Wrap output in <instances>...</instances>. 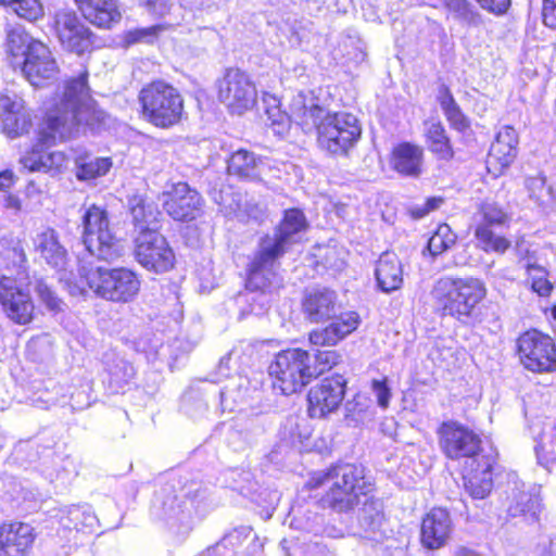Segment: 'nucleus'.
<instances>
[{"label": "nucleus", "mask_w": 556, "mask_h": 556, "mask_svg": "<svg viewBox=\"0 0 556 556\" xmlns=\"http://www.w3.org/2000/svg\"><path fill=\"white\" fill-rule=\"evenodd\" d=\"M87 77L85 71L65 81L63 91L55 97L39 130L38 143L21 160L28 170L58 175L66 165V156L60 151H46L45 148L75 138L87 129L96 131L104 123V112L94 108L89 96Z\"/></svg>", "instance_id": "1"}, {"label": "nucleus", "mask_w": 556, "mask_h": 556, "mask_svg": "<svg viewBox=\"0 0 556 556\" xmlns=\"http://www.w3.org/2000/svg\"><path fill=\"white\" fill-rule=\"evenodd\" d=\"M314 480V486L330 484L323 501L336 513H349L363 504L358 511L359 536L376 542L384 539L382 503L371 495L374 485L363 466L339 464Z\"/></svg>", "instance_id": "2"}, {"label": "nucleus", "mask_w": 556, "mask_h": 556, "mask_svg": "<svg viewBox=\"0 0 556 556\" xmlns=\"http://www.w3.org/2000/svg\"><path fill=\"white\" fill-rule=\"evenodd\" d=\"M308 228L304 213L299 208H289L275 228L273 235H266L258 241L248 265L247 288L251 291L269 292L280 286L276 271L279 260L288 249L299 241L300 235Z\"/></svg>", "instance_id": "3"}, {"label": "nucleus", "mask_w": 556, "mask_h": 556, "mask_svg": "<svg viewBox=\"0 0 556 556\" xmlns=\"http://www.w3.org/2000/svg\"><path fill=\"white\" fill-rule=\"evenodd\" d=\"M302 104L299 98L293 103L292 117L298 124L307 129L316 128L317 141L323 150L331 154H346L354 147L362 135V128L358 119L351 113L346 112H325L317 104L309 106L296 105Z\"/></svg>", "instance_id": "4"}, {"label": "nucleus", "mask_w": 556, "mask_h": 556, "mask_svg": "<svg viewBox=\"0 0 556 556\" xmlns=\"http://www.w3.org/2000/svg\"><path fill=\"white\" fill-rule=\"evenodd\" d=\"M486 295L484 282L475 277L438 279L431 290L435 307L464 325L479 321L480 303Z\"/></svg>", "instance_id": "5"}, {"label": "nucleus", "mask_w": 556, "mask_h": 556, "mask_svg": "<svg viewBox=\"0 0 556 556\" xmlns=\"http://www.w3.org/2000/svg\"><path fill=\"white\" fill-rule=\"evenodd\" d=\"M146 121L159 128L178 124L184 114V99L172 85L155 80L144 86L138 96Z\"/></svg>", "instance_id": "6"}, {"label": "nucleus", "mask_w": 556, "mask_h": 556, "mask_svg": "<svg viewBox=\"0 0 556 556\" xmlns=\"http://www.w3.org/2000/svg\"><path fill=\"white\" fill-rule=\"evenodd\" d=\"M81 242L91 256L113 262L124 253L122 241L112 230L108 212L97 205L88 207L81 216Z\"/></svg>", "instance_id": "7"}, {"label": "nucleus", "mask_w": 556, "mask_h": 556, "mask_svg": "<svg viewBox=\"0 0 556 556\" xmlns=\"http://www.w3.org/2000/svg\"><path fill=\"white\" fill-rule=\"evenodd\" d=\"M311 353L303 349L280 351L269 365L273 387L285 395L301 392L314 378L315 368L309 367Z\"/></svg>", "instance_id": "8"}, {"label": "nucleus", "mask_w": 556, "mask_h": 556, "mask_svg": "<svg viewBox=\"0 0 556 556\" xmlns=\"http://www.w3.org/2000/svg\"><path fill=\"white\" fill-rule=\"evenodd\" d=\"M80 276L97 296L115 303L132 301L140 289L137 275L124 267H97L88 270L83 268Z\"/></svg>", "instance_id": "9"}, {"label": "nucleus", "mask_w": 556, "mask_h": 556, "mask_svg": "<svg viewBox=\"0 0 556 556\" xmlns=\"http://www.w3.org/2000/svg\"><path fill=\"white\" fill-rule=\"evenodd\" d=\"M438 434L441 450L450 459H465V465H475L488 456L483 453L479 434L456 421L443 422Z\"/></svg>", "instance_id": "10"}, {"label": "nucleus", "mask_w": 556, "mask_h": 556, "mask_svg": "<svg viewBox=\"0 0 556 556\" xmlns=\"http://www.w3.org/2000/svg\"><path fill=\"white\" fill-rule=\"evenodd\" d=\"M521 364L533 372H549L556 367L554 340L535 329L523 332L517 340Z\"/></svg>", "instance_id": "11"}, {"label": "nucleus", "mask_w": 556, "mask_h": 556, "mask_svg": "<svg viewBox=\"0 0 556 556\" xmlns=\"http://www.w3.org/2000/svg\"><path fill=\"white\" fill-rule=\"evenodd\" d=\"M218 99L231 114L242 115L255 105L256 87L247 73L228 68L218 84Z\"/></svg>", "instance_id": "12"}, {"label": "nucleus", "mask_w": 556, "mask_h": 556, "mask_svg": "<svg viewBox=\"0 0 556 556\" xmlns=\"http://www.w3.org/2000/svg\"><path fill=\"white\" fill-rule=\"evenodd\" d=\"M135 257L150 271L162 274L175 264V254L166 238L157 231L139 232L135 239Z\"/></svg>", "instance_id": "13"}, {"label": "nucleus", "mask_w": 556, "mask_h": 556, "mask_svg": "<svg viewBox=\"0 0 556 556\" xmlns=\"http://www.w3.org/2000/svg\"><path fill=\"white\" fill-rule=\"evenodd\" d=\"M52 27L63 49L83 54L92 46V33L70 9H60L53 15Z\"/></svg>", "instance_id": "14"}, {"label": "nucleus", "mask_w": 556, "mask_h": 556, "mask_svg": "<svg viewBox=\"0 0 556 556\" xmlns=\"http://www.w3.org/2000/svg\"><path fill=\"white\" fill-rule=\"evenodd\" d=\"M0 304L7 317L18 325L31 321L35 305L29 291L15 278L0 277Z\"/></svg>", "instance_id": "15"}, {"label": "nucleus", "mask_w": 556, "mask_h": 556, "mask_svg": "<svg viewBox=\"0 0 556 556\" xmlns=\"http://www.w3.org/2000/svg\"><path fill=\"white\" fill-rule=\"evenodd\" d=\"M346 380L340 376L324 378L309 389L307 394L308 414L313 418H323L334 412L343 401Z\"/></svg>", "instance_id": "16"}, {"label": "nucleus", "mask_w": 556, "mask_h": 556, "mask_svg": "<svg viewBox=\"0 0 556 556\" xmlns=\"http://www.w3.org/2000/svg\"><path fill=\"white\" fill-rule=\"evenodd\" d=\"M0 127L12 139L28 134L33 127L31 111L15 93L0 96Z\"/></svg>", "instance_id": "17"}, {"label": "nucleus", "mask_w": 556, "mask_h": 556, "mask_svg": "<svg viewBox=\"0 0 556 556\" xmlns=\"http://www.w3.org/2000/svg\"><path fill=\"white\" fill-rule=\"evenodd\" d=\"M22 72L33 86L43 87L56 77L59 66L50 49L40 42L35 43L29 54L24 58Z\"/></svg>", "instance_id": "18"}, {"label": "nucleus", "mask_w": 556, "mask_h": 556, "mask_svg": "<svg viewBox=\"0 0 556 556\" xmlns=\"http://www.w3.org/2000/svg\"><path fill=\"white\" fill-rule=\"evenodd\" d=\"M202 197L186 182H178L167 192L163 206L175 220L188 222L198 217L202 208Z\"/></svg>", "instance_id": "19"}, {"label": "nucleus", "mask_w": 556, "mask_h": 556, "mask_svg": "<svg viewBox=\"0 0 556 556\" xmlns=\"http://www.w3.org/2000/svg\"><path fill=\"white\" fill-rule=\"evenodd\" d=\"M450 513L441 507L432 508L422 519L421 543L429 549L444 546L452 532Z\"/></svg>", "instance_id": "20"}, {"label": "nucleus", "mask_w": 556, "mask_h": 556, "mask_svg": "<svg viewBox=\"0 0 556 556\" xmlns=\"http://www.w3.org/2000/svg\"><path fill=\"white\" fill-rule=\"evenodd\" d=\"M33 531L28 523L0 525V556H26L35 540Z\"/></svg>", "instance_id": "21"}, {"label": "nucleus", "mask_w": 556, "mask_h": 556, "mask_svg": "<svg viewBox=\"0 0 556 556\" xmlns=\"http://www.w3.org/2000/svg\"><path fill=\"white\" fill-rule=\"evenodd\" d=\"M518 135L514 127L503 126L492 142L489 150L486 164L489 170L502 172L507 168L516 159Z\"/></svg>", "instance_id": "22"}, {"label": "nucleus", "mask_w": 556, "mask_h": 556, "mask_svg": "<svg viewBox=\"0 0 556 556\" xmlns=\"http://www.w3.org/2000/svg\"><path fill=\"white\" fill-rule=\"evenodd\" d=\"M303 309L312 323H320L338 318L340 305L334 291L321 288L306 293L303 300Z\"/></svg>", "instance_id": "23"}, {"label": "nucleus", "mask_w": 556, "mask_h": 556, "mask_svg": "<svg viewBox=\"0 0 556 556\" xmlns=\"http://www.w3.org/2000/svg\"><path fill=\"white\" fill-rule=\"evenodd\" d=\"M493 465L494 458L490 454L475 465H465L463 473L465 489L473 498L482 500L490 494L493 488Z\"/></svg>", "instance_id": "24"}, {"label": "nucleus", "mask_w": 556, "mask_h": 556, "mask_svg": "<svg viewBox=\"0 0 556 556\" xmlns=\"http://www.w3.org/2000/svg\"><path fill=\"white\" fill-rule=\"evenodd\" d=\"M329 326L315 329L309 333V342L313 345L333 346L345 336L354 331L359 323L355 312L341 313L338 318L331 319Z\"/></svg>", "instance_id": "25"}, {"label": "nucleus", "mask_w": 556, "mask_h": 556, "mask_svg": "<svg viewBox=\"0 0 556 556\" xmlns=\"http://www.w3.org/2000/svg\"><path fill=\"white\" fill-rule=\"evenodd\" d=\"M127 207L132 224L139 232L156 231L161 212L151 198L141 193L131 194L128 197Z\"/></svg>", "instance_id": "26"}, {"label": "nucleus", "mask_w": 556, "mask_h": 556, "mask_svg": "<svg viewBox=\"0 0 556 556\" xmlns=\"http://www.w3.org/2000/svg\"><path fill=\"white\" fill-rule=\"evenodd\" d=\"M83 16L100 28H111L119 22L121 12L115 0H75Z\"/></svg>", "instance_id": "27"}, {"label": "nucleus", "mask_w": 556, "mask_h": 556, "mask_svg": "<svg viewBox=\"0 0 556 556\" xmlns=\"http://www.w3.org/2000/svg\"><path fill=\"white\" fill-rule=\"evenodd\" d=\"M36 252L45 260L51 267L62 270L68 260L66 249L60 243L59 235L53 228H45L38 232L34 239Z\"/></svg>", "instance_id": "28"}, {"label": "nucleus", "mask_w": 556, "mask_h": 556, "mask_svg": "<svg viewBox=\"0 0 556 556\" xmlns=\"http://www.w3.org/2000/svg\"><path fill=\"white\" fill-rule=\"evenodd\" d=\"M264 160L254 152L247 149L235 151L227 163L229 175L236 176L243 180H257L261 178Z\"/></svg>", "instance_id": "29"}, {"label": "nucleus", "mask_w": 556, "mask_h": 556, "mask_svg": "<svg viewBox=\"0 0 556 556\" xmlns=\"http://www.w3.org/2000/svg\"><path fill=\"white\" fill-rule=\"evenodd\" d=\"M375 275L381 291L389 293L397 290L403 282L402 266L397 256L389 252L381 254L377 262Z\"/></svg>", "instance_id": "30"}, {"label": "nucleus", "mask_w": 556, "mask_h": 556, "mask_svg": "<svg viewBox=\"0 0 556 556\" xmlns=\"http://www.w3.org/2000/svg\"><path fill=\"white\" fill-rule=\"evenodd\" d=\"M422 149L412 143L399 144L393 151V167L405 176H419L422 163Z\"/></svg>", "instance_id": "31"}, {"label": "nucleus", "mask_w": 556, "mask_h": 556, "mask_svg": "<svg viewBox=\"0 0 556 556\" xmlns=\"http://www.w3.org/2000/svg\"><path fill=\"white\" fill-rule=\"evenodd\" d=\"M541 498L535 492H515L507 513L510 517H523L527 522H535L541 511Z\"/></svg>", "instance_id": "32"}, {"label": "nucleus", "mask_w": 556, "mask_h": 556, "mask_svg": "<svg viewBox=\"0 0 556 556\" xmlns=\"http://www.w3.org/2000/svg\"><path fill=\"white\" fill-rule=\"evenodd\" d=\"M426 125V137L429 150L442 160H451L454 156V151L442 123L429 122Z\"/></svg>", "instance_id": "33"}, {"label": "nucleus", "mask_w": 556, "mask_h": 556, "mask_svg": "<svg viewBox=\"0 0 556 556\" xmlns=\"http://www.w3.org/2000/svg\"><path fill=\"white\" fill-rule=\"evenodd\" d=\"M163 519L172 529L188 532L191 529V509L178 502L176 497L163 504Z\"/></svg>", "instance_id": "34"}, {"label": "nucleus", "mask_w": 556, "mask_h": 556, "mask_svg": "<svg viewBox=\"0 0 556 556\" xmlns=\"http://www.w3.org/2000/svg\"><path fill=\"white\" fill-rule=\"evenodd\" d=\"M495 229L488 227V224H478L475 229V237L478 240V247L483 251L503 254L509 249L510 241L496 233Z\"/></svg>", "instance_id": "35"}, {"label": "nucleus", "mask_w": 556, "mask_h": 556, "mask_svg": "<svg viewBox=\"0 0 556 556\" xmlns=\"http://www.w3.org/2000/svg\"><path fill=\"white\" fill-rule=\"evenodd\" d=\"M41 41L33 38L22 26H14L7 31V51L13 56L26 58L35 43Z\"/></svg>", "instance_id": "36"}, {"label": "nucleus", "mask_w": 556, "mask_h": 556, "mask_svg": "<svg viewBox=\"0 0 556 556\" xmlns=\"http://www.w3.org/2000/svg\"><path fill=\"white\" fill-rule=\"evenodd\" d=\"M76 164V177L79 180H90L103 176L112 166L110 159L94 157L91 155H86L85 157L77 160Z\"/></svg>", "instance_id": "37"}, {"label": "nucleus", "mask_w": 556, "mask_h": 556, "mask_svg": "<svg viewBox=\"0 0 556 556\" xmlns=\"http://www.w3.org/2000/svg\"><path fill=\"white\" fill-rule=\"evenodd\" d=\"M0 5L11 9L17 16L28 22H36L45 14L39 0H0Z\"/></svg>", "instance_id": "38"}, {"label": "nucleus", "mask_w": 556, "mask_h": 556, "mask_svg": "<svg viewBox=\"0 0 556 556\" xmlns=\"http://www.w3.org/2000/svg\"><path fill=\"white\" fill-rule=\"evenodd\" d=\"M444 5L456 20L469 26H478L482 23L480 13L468 0H444Z\"/></svg>", "instance_id": "39"}, {"label": "nucleus", "mask_w": 556, "mask_h": 556, "mask_svg": "<svg viewBox=\"0 0 556 556\" xmlns=\"http://www.w3.org/2000/svg\"><path fill=\"white\" fill-rule=\"evenodd\" d=\"M456 235L447 224H442L428 240V250L432 256H438L452 248L456 242Z\"/></svg>", "instance_id": "40"}, {"label": "nucleus", "mask_w": 556, "mask_h": 556, "mask_svg": "<svg viewBox=\"0 0 556 556\" xmlns=\"http://www.w3.org/2000/svg\"><path fill=\"white\" fill-rule=\"evenodd\" d=\"M265 115V125L271 129L274 135L283 136L288 132L291 124V116L281 111L279 105L266 108Z\"/></svg>", "instance_id": "41"}, {"label": "nucleus", "mask_w": 556, "mask_h": 556, "mask_svg": "<svg viewBox=\"0 0 556 556\" xmlns=\"http://www.w3.org/2000/svg\"><path fill=\"white\" fill-rule=\"evenodd\" d=\"M341 355L334 350H313L311 353L309 367L315 368L314 378L331 369L339 364Z\"/></svg>", "instance_id": "42"}, {"label": "nucleus", "mask_w": 556, "mask_h": 556, "mask_svg": "<svg viewBox=\"0 0 556 556\" xmlns=\"http://www.w3.org/2000/svg\"><path fill=\"white\" fill-rule=\"evenodd\" d=\"M525 267L532 279V290L541 296H547L553 290V286L546 278L545 269L530 261H527Z\"/></svg>", "instance_id": "43"}, {"label": "nucleus", "mask_w": 556, "mask_h": 556, "mask_svg": "<svg viewBox=\"0 0 556 556\" xmlns=\"http://www.w3.org/2000/svg\"><path fill=\"white\" fill-rule=\"evenodd\" d=\"M530 197L540 205L554 202L555 198L551 186L546 185L544 177H532L527 181Z\"/></svg>", "instance_id": "44"}, {"label": "nucleus", "mask_w": 556, "mask_h": 556, "mask_svg": "<svg viewBox=\"0 0 556 556\" xmlns=\"http://www.w3.org/2000/svg\"><path fill=\"white\" fill-rule=\"evenodd\" d=\"M480 212L482 220L479 224H488V227L497 228L508 222L507 214L494 202H484Z\"/></svg>", "instance_id": "45"}, {"label": "nucleus", "mask_w": 556, "mask_h": 556, "mask_svg": "<svg viewBox=\"0 0 556 556\" xmlns=\"http://www.w3.org/2000/svg\"><path fill=\"white\" fill-rule=\"evenodd\" d=\"M370 407V399L365 394L357 393L352 401L345 403L346 417L361 421L367 415Z\"/></svg>", "instance_id": "46"}, {"label": "nucleus", "mask_w": 556, "mask_h": 556, "mask_svg": "<svg viewBox=\"0 0 556 556\" xmlns=\"http://www.w3.org/2000/svg\"><path fill=\"white\" fill-rule=\"evenodd\" d=\"M159 29V26H152L129 30L125 34L124 41L126 46H131L138 42H151V40L157 35Z\"/></svg>", "instance_id": "47"}, {"label": "nucleus", "mask_w": 556, "mask_h": 556, "mask_svg": "<svg viewBox=\"0 0 556 556\" xmlns=\"http://www.w3.org/2000/svg\"><path fill=\"white\" fill-rule=\"evenodd\" d=\"M371 391L377 397V403L381 408H388L391 399V389L388 386L387 378L382 380L374 379L371 381Z\"/></svg>", "instance_id": "48"}, {"label": "nucleus", "mask_w": 556, "mask_h": 556, "mask_svg": "<svg viewBox=\"0 0 556 556\" xmlns=\"http://www.w3.org/2000/svg\"><path fill=\"white\" fill-rule=\"evenodd\" d=\"M444 115L446 116L447 121L451 123V125L462 131L469 127V122L466 118V116L463 114L459 105L456 103L452 105L451 108L443 111Z\"/></svg>", "instance_id": "49"}, {"label": "nucleus", "mask_w": 556, "mask_h": 556, "mask_svg": "<svg viewBox=\"0 0 556 556\" xmlns=\"http://www.w3.org/2000/svg\"><path fill=\"white\" fill-rule=\"evenodd\" d=\"M219 0H180L181 7L194 13H208L217 9Z\"/></svg>", "instance_id": "50"}, {"label": "nucleus", "mask_w": 556, "mask_h": 556, "mask_svg": "<svg viewBox=\"0 0 556 556\" xmlns=\"http://www.w3.org/2000/svg\"><path fill=\"white\" fill-rule=\"evenodd\" d=\"M36 293L40 298V300L50 308L56 309L59 308L60 301L54 295L53 291L50 287L42 280H38L35 287Z\"/></svg>", "instance_id": "51"}, {"label": "nucleus", "mask_w": 556, "mask_h": 556, "mask_svg": "<svg viewBox=\"0 0 556 556\" xmlns=\"http://www.w3.org/2000/svg\"><path fill=\"white\" fill-rule=\"evenodd\" d=\"M238 210L242 212L248 219H253L256 222L262 220L265 216L264 206L256 202L247 201L243 207L238 204Z\"/></svg>", "instance_id": "52"}, {"label": "nucleus", "mask_w": 556, "mask_h": 556, "mask_svg": "<svg viewBox=\"0 0 556 556\" xmlns=\"http://www.w3.org/2000/svg\"><path fill=\"white\" fill-rule=\"evenodd\" d=\"M480 7L493 14L501 15L504 14L509 5L510 0H476Z\"/></svg>", "instance_id": "53"}, {"label": "nucleus", "mask_w": 556, "mask_h": 556, "mask_svg": "<svg viewBox=\"0 0 556 556\" xmlns=\"http://www.w3.org/2000/svg\"><path fill=\"white\" fill-rule=\"evenodd\" d=\"M443 202L444 200L442 197L429 198L424 205L414 207L413 216L415 218H421L426 216L428 213L439 208Z\"/></svg>", "instance_id": "54"}, {"label": "nucleus", "mask_w": 556, "mask_h": 556, "mask_svg": "<svg viewBox=\"0 0 556 556\" xmlns=\"http://www.w3.org/2000/svg\"><path fill=\"white\" fill-rule=\"evenodd\" d=\"M543 22L549 28H556V0H543Z\"/></svg>", "instance_id": "55"}, {"label": "nucleus", "mask_w": 556, "mask_h": 556, "mask_svg": "<svg viewBox=\"0 0 556 556\" xmlns=\"http://www.w3.org/2000/svg\"><path fill=\"white\" fill-rule=\"evenodd\" d=\"M228 441L230 444L235 445L236 448H243L248 443V434L242 433L241 429L238 427H232L228 431Z\"/></svg>", "instance_id": "56"}, {"label": "nucleus", "mask_w": 556, "mask_h": 556, "mask_svg": "<svg viewBox=\"0 0 556 556\" xmlns=\"http://www.w3.org/2000/svg\"><path fill=\"white\" fill-rule=\"evenodd\" d=\"M438 100H439L442 111H444L457 103L455 101L451 90L446 86L441 87V89L439 91Z\"/></svg>", "instance_id": "57"}, {"label": "nucleus", "mask_w": 556, "mask_h": 556, "mask_svg": "<svg viewBox=\"0 0 556 556\" xmlns=\"http://www.w3.org/2000/svg\"><path fill=\"white\" fill-rule=\"evenodd\" d=\"M71 515L74 520H78L79 516L81 515V525L89 528H92L97 522V517L92 513L86 510L83 511L80 510V508H74L73 510H71Z\"/></svg>", "instance_id": "58"}, {"label": "nucleus", "mask_w": 556, "mask_h": 556, "mask_svg": "<svg viewBox=\"0 0 556 556\" xmlns=\"http://www.w3.org/2000/svg\"><path fill=\"white\" fill-rule=\"evenodd\" d=\"M14 184V174L10 169L0 172V190H7Z\"/></svg>", "instance_id": "59"}, {"label": "nucleus", "mask_w": 556, "mask_h": 556, "mask_svg": "<svg viewBox=\"0 0 556 556\" xmlns=\"http://www.w3.org/2000/svg\"><path fill=\"white\" fill-rule=\"evenodd\" d=\"M169 0H148L150 10L157 14H164L167 11V3Z\"/></svg>", "instance_id": "60"}, {"label": "nucleus", "mask_w": 556, "mask_h": 556, "mask_svg": "<svg viewBox=\"0 0 556 556\" xmlns=\"http://www.w3.org/2000/svg\"><path fill=\"white\" fill-rule=\"evenodd\" d=\"M122 367L124 369V376L122 378H119L117 371L112 372V379H115L116 382H119V381L126 382L134 376V368L131 366L127 365L126 363H122Z\"/></svg>", "instance_id": "61"}, {"label": "nucleus", "mask_w": 556, "mask_h": 556, "mask_svg": "<svg viewBox=\"0 0 556 556\" xmlns=\"http://www.w3.org/2000/svg\"><path fill=\"white\" fill-rule=\"evenodd\" d=\"M280 547L282 548V551L285 552V555L286 556H293L290 552L291 549V541L287 540V539H283L281 542H280Z\"/></svg>", "instance_id": "62"}, {"label": "nucleus", "mask_w": 556, "mask_h": 556, "mask_svg": "<svg viewBox=\"0 0 556 556\" xmlns=\"http://www.w3.org/2000/svg\"><path fill=\"white\" fill-rule=\"evenodd\" d=\"M455 556H478V554L471 549L462 548Z\"/></svg>", "instance_id": "63"}, {"label": "nucleus", "mask_w": 556, "mask_h": 556, "mask_svg": "<svg viewBox=\"0 0 556 556\" xmlns=\"http://www.w3.org/2000/svg\"><path fill=\"white\" fill-rule=\"evenodd\" d=\"M552 315H553L554 319L556 320V304L554 305V307L552 309Z\"/></svg>", "instance_id": "64"}]
</instances>
